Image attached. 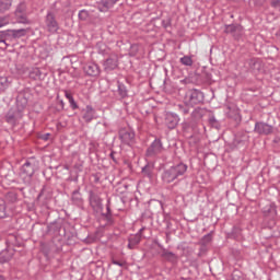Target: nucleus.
I'll return each mask as SVG.
<instances>
[{
    "mask_svg": "<svg viewBox=\"0 0 280 280\" xmlns=\"http://www.w3.org/2000/svg\"><path fill=\"white\" fill-rule=\"evenodd\" d=\"M209 114L210 112L207 108H202V107L195 108L190 114V120H187L182 125V128L185 135H187V132H191L196 130V126H198V121H201V119L207 117V115Z\"/></svg>",
    "mask_w": 280,
    "mask_h": 280,
    "instance_id": "obj_1",
    "label": "nucleus"
},
{
    "mask_svg": "<svg viewBox=\"0 0 280 280\" xmlns=\"http://www.w3.org/2000/svg\"><path fill=\"white\" fill-rule=\"evenodd\" d=\"M186 173H187V164L179 163L177 165L170 167L168 170H165L162 174V180L163 183H166V185H170V183H174V180H178L180 176H185Z\"/></svg>",
    "mask_w": 280,
    "mask_h": 280,
    "instance_id": "obj_2",
    "label": "nucleus"
},
{
    "mask_svg": "<svg viewBox=\"0 0 280 280\" xmlns=\"http://www.w3.org/2000/svg\"><path fill=\"white\" fill-rule=\"evenodd\" d=\"M16 104V108H11L5 115V121L10 124V126H16L18 121L23 119V110L25 106H27V100L18 98Z\"/></svg>",
    "mask_w": 280,
    "mask_h": 280,
    "instance_id": "obj_3",
    "label": "nucleus"
},
{
    "mask_svg": "<svg viewBox=\"0 0 280 280\" xmlns=\"http://www.w3.org/2000/svg\"><path fill=\"white\" fill-rule=\"evenodd\" d=\"M38 170V161L35 158H28L21 167L20 176L24 180L25 185L32 183L34 174Z\"/></svg>",
    "mask_w": 280,
    "mask_h": 280,
    "instance_id": "obj_4",
    "label": "nucleus"
},
{
    "mask_svg": "<svg viewBox=\"0 0 280 280\" xmlns=\"http://www.w3.org/2000/svg\"><path fill=\"white\" fill-rule=\"evenodd\" d=\"M23 250V244L7 241V247L0 252V264H8L14 257V253H21Z\"/></svg>",
    "mask_w": 280,
    "mask_h": 280,
    "instance_id": "obj_5",
    "label": "nucleus"
},
{
    "mask_svg": "<svg viewBox=\"0 0 280 280\" xmlns=\"http://www.w3.org/2000/svg\"><path fill=\"white\" fill-rule=\"evenodd\" d=\"M262 214L265 222H269V226L277 224V206L275 203H268L262 208Z\"/></svg>",
    "mask_w": 280,
    "mask_h": 280,
    "instance_id": "obj_6",
    "label": "nucleus"
},
{
    "mask_svg": "<svg viewBox=\"0 0 280 280\" xmlns=\"http://www.w3.org/2000/svg\"><path fill=\"white\" fill-rule=\"evenodd\" d=\"M118 137L125 145L132 148L136 143L135 131L130 128H120L118 131Z\"/></svg>",
    "mask_w": 280,
    "mask_h": 280,
    "instance_id": "obj_7",
    "label": "nucleus"
},
{
    "mask_svg": "<svg viewBox=\"0 0 280 280\" xmlns=\"http://www.w3.org/2000/svg\"><path fill=\"white\" fill-rule=\"evenodd\" d=\"M14 45H16V40L12 35V31H0V49L5 50L8 47H14Z\"/></svg>",
    "mask_w": 280,
    "mask_h": 280,
    "instance_id": "obj_8",
    "label": "nucleus"
},
{
    "mask_svg": "<svg viewBox=\"0 0 280 280\" xmlns=\"http://www.w3.org/2000/svg\"><path fill=\"white\" fill-rule=\"evenodd\" d=\"M224 33L231 34L234 40H242L244 37V26L241 24H225Z\"/></svg>",
    "mask_w": 280,
    "mask_h": 280,
    "instance_id": "obj_9",
    "label": "nucleus"
},
{
    "mask_svg": "<svg viewBox=\"0 0 280 280\" xmlns=\"http://www.w3.org/2000/svg\"><path fill=\"white\" fill-rule=\"evenodd\" d=\"M254 132L260 137H268L275 132V126L264 121H256Z\"/></svg>",
    "mask_w": 280,
    "mask_h": 280,
    "instance_id": "obj_10",
    "label": "nucleus"
},
{
    "mask_svg": "<svg viewBox=\"0 0 280 280\" xmlns=\"http://www.w3.org/2000/svg\"><path fill=\"white\" fill-rule=\"evenodd\" d=\"M161 152H163V142L161 141V138H156L147 149L145 156L148 159H154L159 156Z\"/></svg>",
    "mask_w": 280,
    "mask_h": 280,
    "instance_id": "obj_11",
    "label": "nucleus"
},
{
    "mask_svg": "<svg viewBox=\"0 0 280 280\" xmlns=\"http://www.w3.org/2000/svg\"><path fill=\"white\" fill-rule=\"evenodd\" d=\"M45 25L50 34H56V32L60 30V25L58 24V20H56V13H54V11L47 12L45 18Z\"/></svg>",
    "mask_w": 280,
    "mask_h": 280,
    "instance_id": "obj_12",
    "label": "nucleus"
},
{
    "mask_svg": "<svg viewBox=\"0 0 280 280\" xmlns=\"http://www.w3.org/2000/svg\"><path fill=\"white\" fill-rule=\"evenodd\" d=\"M188 101L187 103L191 106H198V104H202L205 102V93L200 90H189L187 93Z\"/></svg>",
    "mask_w": 280,
    "mask_h": 280,
    "instance_id": "obj_13",
    "label": "nucleus"
},
{
    "mask_svg": "<svg viewBox=\"0 0 280 280\" xmlns=\"http://www.w3.org/2000/svg\"><path fill=\"white\" fill-rule=\"evenodd\" d=\"M14 16L16 23H23L24 25L30 24V20H27V5L24 2H21L15 11Z\"/></svg>",
    "mask_w": 280,
    "mask_h": 280,
    "instance_id": "obj_14",
    "label": "nucleus"
},
{
    "mask_svg": "<svg viewBox=\"0 0 280 280\" xmlns=\"http://www.w3.org/2000/svg\"><path fill=\"white\" fill-rule=\"evenodd\" d=\"M51 198H54V190L49 184H45L37 196V200L42 205H47Z\"/></svg>",
    "mask_w": 280,
    "mask_h": 280,
    "instance_id": "obj_15",
    "label": "nucleus"
},
{
    "mask_svg": "<svg viewBox=\"0 0 280 280\" xmlns=\"http://www.w3.org/2000/svg\"><path fill=\"white\" fill-rule=\"evenodd\" d=\"M105 71H115L119 67V56L117 54H112L103 63Z\"/></svg>",
    "mask_w": 280,
    "mask_h": 280,
    "instance_id": "obj_16",
    "label": "nucleus"
},
{
    "mask_svg": "<svg viewBox=\"0 0 280 280\" xmlns=\"http://www.w3.org/2000/svg\"><path fill=\"white\" fill-rule=\"evenodd\" d=\"M90 205L96 213H100L102 211L103 206H102V198H100V195L95 194V190H90Z\"/></svg>",
    "mask_w": 280,
    "mask_h": 280,
    "instance_id": "obj_17",
    "label": "nucleus"
},
{
    "mask_svg": "<svg viewBox=\"0 0 280 280\" xmlns=\"http://www.w3.org/2000/svg\"><path fill=\"white\" fill-rule=\"evenodd\" d=\"M145 228L139 230L137 234H132L128 237V248L135 250L139 244H141V236L143 235Z\"/></svg>",
    "mask_w": 280,
    "mask_h": 280,
    "instance_id": "obj_18",
    "label": "nucleus"
},
{
    "mask_svg": "<svg viewBox=\"0 0 280 280\" xmlns=\"http://www.w3.org/2000/svg\"><path fill=\"white\" fill-rule=\"evenodd\" d=\"M83 71L85 75H89L90 78H97L101 73L100 66L93 62L85 63L83 66Z\"/></svg>",
    "mask_w": 280,
    "mask_h": 280,
    "instance_id": "obj_19",
    "label": "nucleus"
},
{
    "mask_svg": "<svg viewBox=\"0 0 280 280\" xmlns=\"http://www.w3.org/2000/svg\"><path fill=\"white\" fill-rule=\"evenodd\" d=\"M159 248L162 249V254L161 257L163 259H165L166 261H171V264H176V261H178V256H176V254L168 252L167 249H165L163 247V245H161V243H156Z\"/></svg>",
    "mask_w": 280,
    "mask_h": 280,
    "instance_id": "obj_20",
    "label": "nucleus"
},
{
    "mask_svg": "<svg viewBox=\"0 0 280 280\" xmlns=\"http://www.w3.org/2000/svg\"><path fill=\"white\" fill-rule=\"evenodd\" d=\"M246 65L253 73H259L261 71V60L259 58L247 59Z\"/></svg>",
    "mask_w": 280,
    "mask_h": 280,
    "instance_id": "obj_21",
    "label": "nucleus"
},
{
    "mask_svg": "<svg viewBox=\"0 0 280 280\" xmlns=\"http://www.w3.org/2000/svg\"><path fill=\"white\" fill-rule=\"evenodd\" d=\"M178 115L168 113L165 117V126H167L170 130H174V128L178 126Z\"/></svg>",
    "mask_w": 280,
    "mask_h": 280,
    "instance_id": "obj_22",
    "label": "nucleus"
},
{
    "mask_svg": "<svg viewBox=\"0 0 280 280\" xmlns=\"http://www.w3.org/2000/svg\"><path fill=\"white\" fill-rule=\"evenodd\" d=\"M71 200L77 207H84V198H82V194L80 192V186L72 191Z\"/></svg>",
    "mask_w": 280,
    "mask_h": 280,
    "instance_id": "obj_23",
    "label": "nucleus"
},
{
    "mask_svg": "<svg viewBox=\"0 0 280 280\" xmlns=\"http://www.w3.org/2000/svg\"><path fill=\"white\" fill-rule=\"evenodd\" d=\"M117 1H119V0H102L98 3L100 12H108V10H110V8H113V5H115V3H117Z\"/></svg>",
    "mask_w": 280,
    "mask_h": 280,
    "instance_id": "obj_24",
    "label": "nucleus"
},
{
    "mask_svg": "<svg viewBox=\"0 0 280 280\" xmlns=\"http://www.w3.org/2000/svg\"><path fill=\"white\" fill-rule=\"evenodd\" d=\"M229 240H236L237 242H240L241 240H243V234H242V228L240 226H234L232 232L228 234Z\"/></svg>",
    "mask_w": 280,
    "mask_h": 280,
    "instance_id": "obj_25",
    "label": "nucleus"
},
{
    "mask_svg": "<svg viewBox=\"0 0 280 280\" xmlns=\"http://www.w3.org/2000/svg\"><path fill=\"white\" fill-rule=\"evenodd\" d=\"M61 229H62V222L55 221L48 225V233H54V235H60Z\"/></svg>",
    "mask_w": 280,
    "mask_h": 280,
    "instance_id": "obj_26",
    "label": "nucleus"
},
{
    "mask_svg": "<svg viewBox=\"0 0 280 280\" xmlns=\"http://www.w3.org/2000/svg\"><path fill=\"white\" fill-rule=\"evenodd\" d=\"M4 201L9 205L19 202V194L16 191H9L4 195Z\"/></svg>",
    "mask_w": 280,
    "mask_h": 280,
    "instance_id": "obj_27",
    "label": "nucleus"
},
{
    "mask_svg": "<svg viewBox=\"0 0 280 280\" xmlns=\"http://www.w3.org/2000/svg\"><path fill=\"white\" fill-rule=\"evenodd\" d=\"M10 31L16 42L19 40V38H23V36H27V32H30V28H18V30H10Z\"/></svg>",
    "mask_w": 280,
    "mask_h": 280,
    "instance_id": "obj_28",
    "label": "nucleus"
},
{
    "mask_svg": "<svg viewBox=\"0 0 280 280\" xmlns=\"http://www.w3.org/2000/svg\"><path fill=\"white\" fill-rule=\"evenodd\" d=\"M94 117H95V109H93V107L91 105H88L86 110L83 115L84 121H86L89 124V122L93 121Z\"/></svg>",
    "mask_w": 280,
    "mask_h": 280,
    "instance_id": "obj_29",
    "label": "nucleus"
},
{
    "mask_svg": "<svg viewBox=\"0 0 280 280\" xmlns=\"http://www.w3.org/2000/svg\"><path fill=\"white\" fill-rule=\"evenodd\" d=\"M63 93H65V97H67V100L69 101L70 108H72V110H78V108L80 107L78 106V103L73 98V94H71V92L67 90H63Z\"/></svg>",
    "mask_w": 280,
    "mask_h": 280,
    "instance_id": "obj_30",
    "label": "nucleus"
},
{
    "mask_svg": "<svg viewBox=\"0 0 280 280\" xmlns=\"http://www.w3.org/2000/svg\"><path fill=\"white\" fill-rule=\"evenodd\" d=\"M248 139V136H246V133H238L235 136L233 144L234 145H244V143H246Z\"/></svg>",
    "mask_w": 280,
    "mask_h": 280,
    "instance_id": "obj_31",
    "label": "nucleus"
},
{
    "mask_svg": "<svg viewBox=\"0 0 280 280\" xmlns=\"http://www.w3.org/2000/svg\"><path fill=\"white\" fill-rule=\"evenodd\" d=\"M117 86L120 100H126V97H128V89H126V85L119 81H117Z\"/></svg>",
    "mask_w": 280,
    "mask_h": 280,
    "instance_id": "obj_32",
    "label": "nucleus"
},
{
    "mask_svg": "<svg viewBox=\"0 0 280 280\" xmlns=\"http://www.w3.org/2000/svg\"><path fill=\"white\" fill-rule=\"evenodd\" d=\"M176 108L182 115H189V112L191 110V105H189V103L187 102L184 104H178Z\"/></svg>",
    "mask_w": 280,
    "mask_h": 280,
    "instance_id": "obj_33",
    "label": "nucleus"
},
{
    "mask_svg": "<svg viewBox=\"0 0 280 280\" xmlns=\"http://www.w3.org/2000/svg\"><path fill=\"white\" fill-rule=\"evenodd\" d=\"M12 8V0H0V13L8 12Z\"/></svg>",
    "mask_w": 280,
    "mask_h": 280,
    "instance_id": "obj_34",
    "label": "nucleus"
},
{
    "mask_svg": "<svg viewBox=\"0 0 280 280\" xmlns=\"http://www.w3.org/2000/svg\"><path fill=\"white\" fill-rule=\"evenodd\" d=\"M106 213H102L103 218L107 221V224H113V213L110 212V202L106 205Z\"/></svg>",
    "mask_w": 280,
    "mask_h": 280,
    "instance_id": "obj_35",
    "label": "nucleus"
},
{
    "mask_svg": "<svg viewBox=\"0 0 280 280\" xmlns=\"http://www.w3.org/2000/svg\"><path fill=\"white\" fill-rule=\"evenodd\" d=\"M152 172H154V166L147 164L144 167H142V174L143 176H147V178H152Z\"/></svg>",
    "mask_w": 280,
    "mask_h": 280,
    "instance_id": "obj_36",
    "label": "nucleus"
},
{
    "mask_svg": "<svg viewBox=\"0 0 280 280\" xmlns=\"http://www.w3.org/2000/svg\"><path fill=\"white\" fill-rule=\"evenodd\" d=\"M8 86H10V81H8V77H0V94L3 93Z\"/></svg>",
    "mask_w": 280,
    "mask_h": 280,
    "instance_id": "obj_37",
    "label": "nucleus"
},
{
    "mask_svg": "<svg viewBox=\"0 0 280 280\" xmlns=\"http://www.w3.org/2000/svg\"><path fill=\"white\" fill-rule=\"evenodd\" d=\"M211 242H213V234L212 233H208L206 234L198 244H203L205 246H209V244H211Z\"/></svg>",
    "mask_w": 280,
    "mask_h": 280,
    "instance_id": "obj_38",
    "label": "nucleus"
},
{
    "mask_svg": "<svg viewBox=\"0 0 280 280\" xmlns=\"http://www.w3.org/2000/svg\"><path fill=\"white\" fill-rule=\"evenodd\" d=\"M179 61L184 65V67H192L194 59L190 56H184L179 59Z\"/></svg>",
    "mask_w": 280,
    "mask_h": 280,
    "instance_id": "obj_39",
    "label": "nucleus"
},
{
    "mask_svg": "<svg viewBox=\"0 0 280 280\" xmlns=\"http://www.w3.org/2000/svg\"><path fill=\"white\" fill-rule=\"evenodd\" d=\"M199 253L197 254L198 257H205L207 253L209 252V245L199 244Z\"/></svg>",
    "mask_w": 280,
    "mask_h": 280,
    "instance_id": "obj_40",
    "label": "nucleus"
},
{
    "mask_svg": "<svg viewBox=\"0 0 280 280\" xmlns=\"http://www.w3.org/2000/svg\"><path fill=\"white\" fill-rule=\"evenodd\" d=\"M79 19L80 21H89V19H91V14L86 10H81L79 12Z\"/></svg>",
    "mask_w": 280,
    "mask_h": 280,
    "instance_id": "obj_41",
    "label": "nucleus"
},
{
    "mask_svg": "<svg viewBox=\"0 0 280 280\" xmlns=\"http://www.w3.org/2000/svg\"><path fill=\"white\" fill-rule=\"evenodd\" d=\"M232 280H244V275L240 270H234L232 272Z\"/></svg>",
    "mask_w": 280,
    "mask_h": 280,
    "instance_id": "obj_42",
    "label": "nucleus"
},
{
    "mask_svg": "<svg viewBox=\"0 0 280 280\" xmlns=\"http://www.w3.org/2000/svg\"><path fill=\"white\" fill-rule=\"evenodd\" d=\"M40 75H42V73L38 68H35L33 71L30 72V78H32L33 80H38V78H40Z\"/></svg>",
    "mask_w": 280,
    "mask_h": 280,
    "instance_id": "obj_43",
    "label": "nucleus"
},
{
    "mask_svg": "<svg viewBox=\"0 0 280 280\" xmlns=\"http://www.w3.org/2000/svg\"><path fill=\"white\" fill-rule=\"evenodd\" d=\"M201 77L203 78V82H206L207 84H209L211 82V80H212V75L208 71H203L201 73Z\"/></svg>",
    "mask_w": 280,
    "mask_h": 280,
    "instance_id": "obj_44",
    "label": "nucleus"
},
{
    "mask_svg": "<svg viewBox=\"0 0 280 280\" xmlns=\"http://www.w3.org/2000/svg\"><path fill=\"white\" fill-rule=\"evenodd\" d=\"M10 23V16H0V27H5Z\"/></svg>",
    "mask_w": 280,
    "mask_h": 280,
    "instance_id": "obj_45",
    "label": "nucleus"
},
{
    "mask_svg": "<svg viewBox=\"0 0 280 280\" xmlns=\"http://www.w3.org/2000/svg\"><path fill=\"white\" fill-rule=\"evenodd\" d=\"M162 26L164 30H167V27H172V18H166L162 21Z\"/></svg>",
    "mask_w": 280,
    "mask_h": 280,
    "instance_id": "obj_46",
    "label": "nucleus"
},
{
    "mask_svg": "<svg viewBox=\"0 0 280 280\" xmlns=\"http://www.w3.org/2000/svg\"><path fill=\"white\" fill-rule=\"evenodd\" d=\"M232 255L235 259H242V250L240 249H232Z\"/></svg>",
    "mask_w": 280,
    "mask_h": 280,
    "instance_id": "obj_47",
    "label": "nucleus"
},
{
    "mask_svg": "<svg viewBox=\"0 0 280 280\" xmlns=\"http://www.w3.org/2000/svg\"><path fill=\"white\" fill-rule=\"evenodd\" d=\"M8 218V212H5V206L0 205V219Z\"/></svg>",
    "mask_w": 280,
    "mask_h": 280,
    "instance_id": "obj_48",
    "label": "nucleus"
},
{
    "mask_svg": "<svg viewBox=\"0 0 280 280\" xmlns=\"http://www.w3.org/2000/svg\"><path fill=\"white\" fill-rule=\"evenodd\" d=\"M209 124L212 125L214 128H218V120L215 119V116L209 117Z\"/></svg>",
    "mask_w": 280,
    "mask_h": 280,
    "instance_id": "obj_49",
    "label": "nucleus"
},
{
    "mask_svg": "<svg viewBox=\"0 0 280 280\" xmlns=\"http://www.w3.org/2000/svg\"><path fill=\"white\" fill-rule=\"evenodd\" d=\"M89 151L91 152V154L95 153V141H91L89 143Z\"/></svg>",
    "mask_w": 280,
    "mask_h": 280,
    "instance_id": "obj_50",
    "label": "nucleus"
},
{
    "mask_svg": "<svg viewBox=\"0 0 280 280\" xmlns=\"http://www.w3.org/2000/svg\"><path fill=\"white\" fill-rule=\"evenodd\" d=\"M234 120L236 121V124H240V121H242V116H240L238 112H234Z\"/></svg>",
    "mask_w": 280,
    "mask_h": 280,
    "instance_id": "obj_51",
    "label": "nucleus"
},
{
    "mask_svg": "<svg viewBox=\"0 0 280 280\" xmlns=\"http://www.w3.org/2000/svg\"><path fill=\"white\" fill-rule=\"evenodd\" d=\"M271 8H280V0H272Z\"/></svg>",
    "mask_w": 280,
    "mask_h": 280,
    "instance_id": "obj_52",
    "label": "nucleus"
},
{
    "mask_svg": "<svg viewBox=\"0 0 280 280\" xmlns=\"http://www.w3.org/2000/svg\"><path fill=\"white\" fill-rule=\"evenodd\" d=\"M276 148H280V137H276L272 141Z\"/></svg>",
    "mask_w": 280,
    "mask_h": 280,
    "instance_id": "obj_53",
    "label": "nucleus"
},
{
    "mask_svg": "<svg viewBox=\"0 0 280 280\" xmlns=\"http://www.w3.org/2000/svg\"><path fill=\"white\" fill-rule=\"evenodd\" d=\"M115 154H117V152L112 151L109 156H110L112 161H114V163H117V158L115 156Z\"/></svg>",
    "mask_w": 280,
    "mask_h": 280,
    "instance_id": "obj_54",
    "label": "nucleus"
},
{
    "mask_svg": "<svg viewBox=\"0 0 280 280\" xmlns=\"http://www.w3.org/2000/svg\"><path fill=\"white\" fill-rule=\"evenodd\" d=\"M112 264H114L115 266H119L120 268H124V262L119 260H113Z\"/></svg>",
    "mask_w": 280,
    "mask_h": 280,
    "instance_id": "obj_55",
    "label": "nucleus"
},
{
    "mask_svg": "<svg viewBox=\"0 0 280 280\" xmlns=\"http://www.w3.org/2000/svg\"><path fill=\"white\" fill-rule=\"evenodd\" d=\"M130 56H137V46H131Z\"/></svg>",
    "mask_w": 280,
    "mask_h": 280,
    "instance_id": "obj_56",
    "label": "nucleus"
},
{
    "mask_svg": "<svg viewBox=\"0 0 280 280\" xmlns=\"http://www.w3.org/2000/svg\"><path fill=\"white\" fill-rule=\"evenodd\" d=\"M93 176V179H94V183H100V175L98 174H94L92 175Z\"/></svg>",
    "mask_w": 280,
    "mask_h": 280,
    "instance_id": "obj_57",
    "label": "nucleus"
},
{
    "mask_svg": "<svg viewBox=\"0 0 280 280\" xmlns=\"http://www.w3.org/2000/svg\"><path fill=\"white\" fill-rule=\"evenodd\" d=\"M59 104H60V106H61V110H65V101L60 100V101H59Z\"/></svg>",
    "mask_w": 280,
    "mask_h": 280,
    "instance_id": "obj_58",
    "label": "nucleus"
},
{
    "mask_svg": "<svg viewBox=\"0 0 280 280\" xmlns=\"http://www.w3.org/2000/svg\"><path fill=\"white\" fill-rule=\"evenodd\" d=\"M122 187H124V190L120 191L121 194H124V191L128 190V184H124Z\"/></svg>",
    "mask_w": 280,
    "mask_h": 280,
    "instance_id": "obj_59",
    "label": "nucleus"
},
{
    "mask_svg": "<svg viewBox=\"0 0 280 280\" xmlns=\"http://www.w3.org/2000/svg\"><path fill=\"white\" fill-rule=\"evenodd\" d=\"M48 137H49V133H46V135L44 136V139L47 140Z\"/></svg>",
    "mask_w": 280,
    "mask_h": 280,
    "instance_id": "obj_60",
    "label": "nucleus"
},
{
    "mask_svg": "<svg viewBox=\"0 0 280 280\" xmlns=\"http://www.w3.org/2000/svg\"><path fill=\"white\" fill-rule=\"evenodd\" d=\"M0 280H5V277L0 275Z\"/></svg>",
    "mask_w": 280,
    "mask_h": 280,
    "instance_id": "obj_61",
    "label": "nucleus"
},
{
    "mask_svg": "<svg viewBox=\"0 0 280 280\" xmlns=\"http://www.w3.org/2000/svg\"><path fill=\"white\" fill-rule=\"evenodd\" d=\"M74 183H78V176L73 178Z\"/></svg>",
    "mask_w": 280,
    "mask_h": 280,
    "instance_id": "obj_62",
    "label": "nucleus"
},
{
    "mask_svg": "<svg viewBox=\"0 0 280 280\" xmlns=\"http://www.w3.org/2000/svg\"><path fill=\"white\" fill-rule=\"evenodd\" d=\"M74 167H77L79 171H81L82 168H80V166H78V165H74Z\"/></svg>",
    "mask_w": 280,
    "mask_h": 280,
    "instance_id": "obj_63",
    "label": "nucleus"
},
{
    "mask_svg": "<svg viewBox=\"0 0 280 280\" xmlns=\"http://www.w3.org/2000/svg\"><path fill=\"white\" fill-rule=\"evenodd\" d=\"M188 137H189V138H191L192 136H191V135H189Z\"/></svg>",
    "mask_w": 280,
    "mask_h": 280,
    "instance_id": "obj_64",
    "label": "nucleus"
}]
</instances>
